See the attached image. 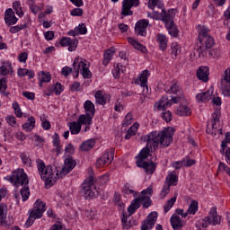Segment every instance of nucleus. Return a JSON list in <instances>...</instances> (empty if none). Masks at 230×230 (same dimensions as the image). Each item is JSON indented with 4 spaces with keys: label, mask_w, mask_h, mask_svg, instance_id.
<instances>
[{
    "label": "nucleus",
    "mask_w": 230,
    "mask_h": 230,
    "mask_svg": "<svg viewBox=\"0 0 230 230\" xmlns=\"http://www.w3.org/2000/svg\"><path fill=\"white\" fill-rule=\"evenodd\" d=\"M174 134L175 128H166L163 130H155L143 136L141 139L146 143V146L138 154L137 161L145 163V159L150 155V152H155L159 146L160 148H168V146H170L173 141Z\"/></svg>",
    "instance_id": "obj_1"
},
{
    "label": "nucleus",
    "mask_w": 230,
    "mask_h": 230,
    "mask_svg": "<svg viewBox=\"0 0 230 230\" xmlns=\"http://www.w3.org/2000/svg\"><path fill=\"white\" fill-rule=\"evenodd\" d=\"M4 180L9 181L15 188H21L22 186L20 193L23 202H26L30 199V180L24 170L18 169L13 171L12 175L4 177Z\"/></svg>",
    "instance_id": "obj_2"
},
{
    "label": "nucleus",
    "mask_w": 230,
    "mask_h": 230,
    "mask_svg": "<svg viewBox=\"0 0 230 230\" xmlns=\"http://www.w3.org/2000/svg\"><path fill=\"white\" fill-rule=\"evenodd\" d=\"M37 168L40 178L45 182V188L48 190L51 188L57 182V178L55 177V173H57V168L47 165L44 164V161L38 159L36 160Z\"/></svg>",
    "instance_id": "obj_3"
},
{
    "label": "nucleus",
    "mask_w": 230,
    "mask_h": 230,
    "mask_svg": "<svg viewBox=\"0 0 230 230\" xmlns=\"http://www.w3.org/2000/svg\"><path fill=\"white\" fill-rule=\"evenodd\" d=\"M94 186V177L89 176L84 180L81 186V193L84 197L85 200H91L100 195V190H96ZM93 188L94 190H93Z\"/></svg>",
    "instance_id": "obj_4"
},
{
    "label": "nucleus",
    "mask_w": 230,
    "mask_h": 230,
    "mask_svg": "<svg viewBox=\"0 0 230 230\" xmlns=\"http://www.w3.org/2000/svg\"><path fill=\"white\" fill-rule=\"evenodd\" d=\"M44 211H46V203L40 199H37L25 223V227H31L37 218H42Z\"/></svg>",
    "instance_id": "obj_5"
},
{
    "label": "nucleus",
    "mask_w": 230,
    "mask_h": 230,
    "mask_svg": "<svg viewBox=\"0 0 230 230\" xmlns=\"http://www.w3.org/2000/svg\"><path fill=\"white\" fill-rule=\"evenodd\" d=\"M74 75L75 78H78V75L82 74L84 78H91L93 74L89 67H87V60L82 58H75L73 63Z\"/></svg>",
    "instance_id": "obj_6"
},
{
    "label": "nucleus",
    "mask_w": 230,
    "mask_h": 230,
    "mask_svg": "<svg viewBox=\"0 0 230 230\" xmlns=\"http://www.w3.org/2000/svg\"><path fill=\"white\" fill-rule=\"evenodd\" d=\"M198 40L199 44L205 46L206 49H210L213 46H215V38L210 35L208 27L204 25H198Z\"/></svg>",
    "instance_id": "obj_7"
},
{
    "label": "nucleus",
    "mask_w": 230,
    "mask_h": 230,
    "mask_svg": "<svg viewBox=\"0 0 230 230\" xmlns=\"http://www.w3.org/2000/svg\"><path fill=\"white\" fill-rule=\"evenodd\" d=\"M218 226L220 225V217L217 213V208L213 207L208 217L202 219L201 226L202 227H208V226Z\"/></svg>",
    "instance_id": "obj_8"
},
{
    "label": "nucleus",
    "mask_w": 230,
    "mask_h": 230,
    "mask_svg": "<svg viewBox=\"0 0 230 230\" xmlns=\"http://www.w3.org/2000/svg\"><path fill=\"white\" fill-rule=\"evenodd\" d=\"M220 123V111L216 110L212 119V129L207 128V134H211V136H217L219 134L222 136V128L218 127L217 124Z\"/></svg>",
    "instance_id": "obj_9"
},
{
    "label": "nucleus",
    "mask_w": 230,
    "mask_h": 230,
    "mask_svg": "<svg viewBox=\"0 0 230 230\" xmlns=\"http://www.w3.org/2000/svg\"><path fill=\"white\" fill-rule=\"evenodd\" d=\"M133 6H139V0H123L121 15H134V12L131 11Z\"/></svg>",
    "instance_id": "obj_10"
},
{
    "label": "nucleus",
    "mask_w": 230,
    "mask_h": 230,
    "mask_svg": "<svg viewBox=\"0 0 230 230\" xmlns=\"http://www.w3.org/2000/svg\"><path fill=\"white\" fill-rule=\"evenodd\" d=\"M148 76H150V72H148V70H144L135 81L137 85H141L144 94L148 93Z\"/></svg>",
    "instance_id": "obj_11"
},
{
    "label": "nucleus",
    "mask_w": 230,
    "mask_h": 230,
    "mask_svg": "<svg viewBox=\"0 0 230 230\" xmlns=\"http://www.w3.org/2000/svg\"><path fill=\"white\" fill-rule=\"evenodd\" d=\"M221 91L224 96L230 98V68L225 71L224 78L221 80Z\"/></svg>",
    "instance_id": "obj_12"
},
{
    "label": "nucleus",
    "mask_w": 230,
    "mask_h": 230,
    "mask_svg": "<svg viewBox=\"0 0 230 230\" xmlns=\"http://www.w3.org/2000/svg\"><path fill=\"white\" fill-rule=\"evenodd\" d=\"M155 222H157V212H151L146 219L142 222L141 230L154 229Z\"/></svg>",
    "instance_id": "obj_13"
},
{
    "label": "nucleus",
    "mask_w": 230,
    "mask_h": 230,
    "mask_svg": "<svg viewBox=\"0 0 230 230\" xmlns=\"http://www.w3.org/2000/svg\"><path fill=\"white\" fill-rule=\"evenodd\" d=\"M114 161V149H111L102 155L101 158L97 160V166H103L105 164L109 165Z\"/></svg>",
    "instance_id": "obj_14"
},
{
    "label": "nucleus",
    "mask_w": 230,
    "mask_h": 230,
    "mask_svg": "<svg viewBox=\"0 0 230 230\" xmlns=\"http://www.w3.org/2000/svg\"><path fill=\"white\" fill-rule=\"evenodd\" d=\"M75 166H76V161H75L73 157L70 156L66 158L64 161V166L59 172L61 177L67 175V173H69V172H71Z\"/></svg>",
    "instance_id": "obj_15"
},
{
    "label": "nucleus",
    "mask_w": 230,
    "mask_h": 230,
    "mask_svg": "<svg viewBox=\"0 0 230 230\" xmlns=\"http://www.w3.org/2000/svg\"><path fill=\"white\" fill-rule=\"evenodd\" d=\"M148 20H139L135 25V33L140 37H146Z\"/></svg>",
    "instance_id": "obj_16"
},
{
    "label": "nucleus",
    "mask_w": 230,
    "mask_h": 230,
    "mask_svg": "<svg viewBox=\"0 0 230 230\" xmlns=\"http://www.w3.org/2000/svg\"><path fill=\"white\" fill-rule=\"evenodd\" d=\"M137 166L143 168L148 175H152L155 172L157 165L154 162L137 161Z\"/></svg>",
    "instance_id": "obj_17"
},
{
    "label": "nucleus",
    "mask_w": 230,
    "mask_h": 230,
    "mask_svg": "<svg viewBox=\"0 0 230 230\" xmlns=\"http://www.w3.org/2000/svg\"><path fill=\"white\" fill-rule=\"evenodd\" d=\"M161 21L164 22V24H168V22H173V17H175V9H169L166 12L165 9H162L160 13Z\"/></svg>",
    "instance_id": "obj_18"
},
{
    "label": "nucleus",
    "mask_w": 230,
    "mask_h": 230,
    "mask_svg": "<svg viewBox=\"0 0 230 230\" xmlns=\"http://www.w3.org/2000/svg\"><path fill=\"white\" fill-rule=\"evenodd\" d=\"M60 44L63 47L68 46V51H75V49L78 48V40L76 39L71 40V38L66 37L60 40Z\"/></svg>",
    "instance_id": "obj_19"
},
{
    "label": "nucleus",
    "mask_w": 230,
    "mask_h": 230,
    "mask_svg": "<svg viewBox=\"0 0 230 230\" xmlns=\"http://www.w3.org/2000/svg\"><path fill=\"white\" fill-rule=\"evenodd\" d=\"M196 76L199 80H201V82H208L209 80V67L199 66L197 70Z\"/></svg>",
    "instance_id": "obj_20"
},
{
    "label": "nucleus",
    "mask_w": 230,
    "mask_h": 230,
    "mask_svg": "<svg viewBox=\"0 0 230 230\" xmlns=\"http://www.w3.org/2000/svg\"><path fill=\"white\" fill-rule=\"evenodd\" d=\"M4 21H5V24H7V26H13V24H16V22H17V21H19V19H17V17H15V13H13V10H12V8H9V9L5 10Z\"/></svg>",
    "instance_id": "obj_21"
},
{
    "label": "nucleus",
    "mask_w": 230,
    "mask_h": 230,
    "mask_svg": "<svg viewBox=\"0 0 230 230\" xmlns=\"http://www.w3.org/2000/svg\"><path fill=\"white\" fill-rule=\"evenodd\" d=\"M155 107H156L158 111H166L168 107H172V102L168 100L167 95H164L159 102L155 103Z\"/></svg>",
    "instance_id": "obj_22"
},
{
    "label": "nucleus",
    "mask_w": 230,
    "mask_h": 230,
    "mask_svg": "<svg viewBox=\"0 0 230 230\" xmlns=\"http://www.w3.org/2000/svg\"><path fill=\"white\" fill-rule=\"evenodd\" d=\"M213 98V90H208L207 92H203L200 93H198L196 95V100L198 103H202L204 102H209Z\"/></svg>",
    "instance_id": "obj_23"
},
{
    "label": "nucleus",
    "mask_w": 230,
    "mask_h": 230,
    "mask_svg": "<svg viewBox=\"0 0 230 230\" xmlns=\"http://www.w3.org/2000/svg\"><path fill=\"white\" fill-rule=\"evenodd\" d=\"M170 220H171V226L173 230H182V227H184L182 219H181L179 216L172 215Z\"/></svg>",
    "instance_id": "obj_24"
},
{
    "label": "nucleus",
    "mask_w": 230,
    "mask_h": 230,
    "mask_svg": "<svg viewBox=\"0 0 230 230\" xmlns=\"http://www.w3.org/2000/svg\"><path fill=\"white\" fill-rule=\"evenodd\" d=\"M94 96L96 103H98L99 105H105V103H107V100H111V95H103V92L102 90L97 91Z\"/></svg>",
    "instance_id": "obj_25"
},
{
    "label": "nucleus",
    "mask_w": 230,
    "mask_h": 230,
    "mask_svg": "<svg viewBox=\"0 0 230 230\" xmlns=\"http://www.w3.org/2000/svg\"><path fill=\"white\" fill-rule=\"evenodd\" d=\"M116 49L114 47H111L104 52V59L102 61L103 66H109V63L111 62V60H112V57H114Z\"/></svg>",
    "instance_id": "obj_26"
},
{
    "label": "nucleus",
    "mask_w": 230,
    "mask_h": 230,
    "mask_svg": "<svg viewBox=\"0 0 230 230\" xmlns=\"http://www.w3.org/2000/svg\"><path fill=\"white\" fill-rule=\"evenodd\" d=\"M84 109L87 116L94 117L96 109L94 108V103H93V102H91L89 100L85 101V102L84 104Z\"/></svg>",
    "instance_id": "obj_27"
},
{
    "label": "nucleus",
    "mask_w": 230,
    "mask_h": 230,
    "mask_svg": "<svg viewBox=\"0 0 230 230\" xmlns=\"http://www.w3.org/2000/svg\"><path fill=\"white\" fill-rule=\"evenodd\" d=\"M141 208V199L136 198L133 202L130 204V206L128 208V213H129V217L131 215H134L135 211H137Z\"/></svg>",
    "instance_id": "obj_28"
},
{
    "label": "nucleus",
    "mask_w": 230,
    "mask_h": 230,
    "mask_svg": "<svg viewBox=\"0 0 230 230\" xmlns=\"http://www.w3.org/2000/svg\"><path fill=\"white\" fill-rule=\"evenodd\" d=\"M156 39L161 51H165V49L168 48V38H166L164 34H158Z\"/></svg>",
    "instance_id": "obj_29"
},
{
    "label": "nucleus",
    "mask_w": 230,
    "mask_h": 230,
    "mask_svg": "<svg viewBox=\"0 0 230 230\" xmlns=\"http://www.w3.org/2000/svg\"><path fill=\"white\" fill-rule=\"evenodd\" d=\"M93 117L92 115L83 114L80 115L77 123L82 127V125H92L93 124Z\"/></svg>",
    "instance_id": "obj_30"
},
{
    "label": "nucleus",
    "mask_w": 230,
    "mask_h": 230,
    "mask_svg": "<svg viewBox=\"0 0 230 230\" xmlns=\"http://www.w3.org/2000/svg\"><path fill=\"white\" fill-rule=\"evenodd\" d=\"M165 28L167 29V31L171 37H177L179 35V29H177V26H175L174 22H170L165 24Z\"/></svg>",
    "instance_id": "obj_31"
},
{
    "label": "nucleus",
    "mask_w": 230,
    "mask_h": 230,
    "mask_svg": "<svg viewBox=\"0 0 230 230\" xmlns=\"http://www.w3.org/2000/svg\"><path fill=\"white\" fill-rule=\"evenodd\" d=\"M128 42L131 44L135 49H138V51H141L142 53H146V47L143 46V44L133 38H128Z\"/></svg>",
    "instance_id": "obj_32"
},
{
    "label": "nucleus",
    "mask_w": 230,
    "mask_h": 230,
    "mask_svg": "<svg viewBox=\"0 0 230 230\" xmlns=\"http://www.w3.org/2000/svg\"><path fill=\"white\" fill-rule=\"evenodd\" d=\"M35 128V118L31 116L28 118L27 121L22 125L23 130L26 132H31Z\"/></svg>",
    "instance_id": "obj_33"
},
{
    "label": "nucleus",
    "mask_w": 230,
    "mask_h": 230,
    "mask_svg": "<svg viewBox=\"0 0 230 230\" xmlns=\"http://www.w3.org/2000/svg\"><path fill=\"white\" fill-rule=\"evenodd\" d=\"M96 145V141L94 139H89L82 143L80 148L83 152H89V150L93 149Z\"/></svg>",
    "instance_id": "obj_34"
},
{
    "label": "nucleus",
    "mask_w": 230,
    "mask_h": 230,
    "mask_svg": "<svg viewBox=\"0 0 230 230\" xmlns=\"http://www.w3.org/2000/svg\"><path fill=\"white\" fill-rule=\"evenodd\" d=\"M177 116H191V110L186 105H180L176 111Z\"/></svg>",
    "instance_id": "obj_35"
},
{
    "label": "nucleus",
    "mask_w": 230,
    "mask_h": 230,
    "mask_svg": "<svg viewBox=\"0 0 230 230\" xmlns=\"http://www.w3.org/2000/svg\"><path fill=\"white\" fill-rule=\"evenodd\" d=\"M165 184H170V186H177V182H179V178L175 175V173L171 172L165 178Z\"/></svg>",
    "instance_id": "obj_36"
},
{
    "label": "nucleus",
    "mask_w": 230,
    "mask_h": 230,
    "mask_svg": "<svg viewBox=\"0 0 230 230\" xmlns=\"http://www.w3.org/2000/svg\"><path fill=\"white\" fill-rule=\"evenodd\" d=\"M164 91L169 94H177V93H181V87L179 86V84L173 83L169 88L166 87Z\"/></svg>",
    "instance_id": "obj_37"
},
{
    "label": "nucleus",
    "mask_w": 230,
    "mask_h": 230,
    "mask_svg": "<svg viewBox=\"0 0 230 230\" xmlns=\"http://www.w3.org/2000/svg\"><path fill=\"white\" fill-rule=\"evenodd\" d=\"M137 128H139L138 123H135L133 126H131L127 131L125 139H129L132 136H136V133L137 132Z\"/></svg>",
    "instance_id": "obj_38"
},
{
    "label": "nucleus",
    "mask_w": 230,
    "mask_h": 230,
    "mask_svg": "<svg viewBox=\"0 0 230 230\" xmlns=\"http://www.w3.org/2000/svg\"><path fill=\"white\" fill-rule=\"evenodd\" d=\"M69 130L73 135L80 134V130H82V126L76 121L71 122L69 126Z\"/></svg>",
    "instance_id": "obj_39"
},
{
    "label": "nucleus",
    "mask_w": 230,
    "mask_h": 230,
    "mask_svg": "<svg viewBox=\"0 0 230 230\" xmlns=\"http://www.w3.org/2000/svg\"><path fill=\"white\" fill-rule=\"evenodd\" d=\"M137 199H140L143 208L148 209L152 206V199L148 196H139Z\"/></svg>",
    "instance_id": "obj_40"
},
{
    "label": "nucleus",
    "mask_w": 230,
    "mask_h": 230,
    "mask_svg": "<svg viewBox=\"0 0 230 230\" xmlns=\"http://www.w3.org/2000/svg\"><path fill=\"white\" fill-rule=\"evenodd\" d=\"M177 201V196H173L172 198H171L167 203L164 206V213H168L171 209V208H173V205L175 204V202Z\"/></svg>",
    "instance_id": "obj_41"
},
{
    "label": "nucleus",
    "mask_w": 230,
    "mask_h": 230,
    "mask_svg": "<svg viewBox=\"0 0 230 230\" xmlns=\"http://www.w3.org/2000/svg\"><path fill=\"white\" fill-rule=\"evenodd\" d=\"M221 147L222 149L220 150V153L222 154V155H225L226 159L230 161V147L227 146V144L226 143V141L222 142Z\"/></svg>",
    "instance_id": "obj_42"
},
{
    "label": "nucleus",
    "mask_w": 230,
    "mask_h": 230,
    "mask_svg": "<svg viewBox=\"0 0 230 230\" xmlns=\"http://www.w3.org/2000/svg\"><path fill=\"white\" fill-rule=\"evenodd\" d=\"M197 211H199V202L192 200L188 210H187V213L189 215H195V213H197Z\"/></svg>",
    "instance_id": "obj_43"
},
{
    "label": "nucleus",
    "mask_w": 230,
    "mask_h": 230,
    "mask_svg": "<svg viewBox=\"0 0 230 230\" xmlns=\"http://www.w3.org/2000/svg\"><path fill=\"white\" fill-rule=\"evenodd\" d=\"M39 80H41V82H51V74L49 72H44L41 71L40 74H39Z\"/></svg>",
    "instance_id": "obj_44"
},
{
    "label": "nucleus",
    "mask_w": 230,
    "mask_h": 230,
    "mask_svg": "<svg viewBox=\"0 0 230 230\" xmlns=\"http://www.w3.org/2000/svg\"><path fill=\"white\" fill-rule=\"evenodd\" d=\"M208 50V49H206L205 45H202V44L197 45L196 51L199 54V58H202L206 57Z\"/></svg>",
    "instance_id": "obj_45"
},
{
    "label": "nucleus",
    "mask_w": 230,
    "mask_h": 230,
    "mask_svg": "<svg viewBox=\"0 0 230 230\" xmlns=\"http://www.w3.org/2000/svg\"><path fill=\"white\" fill-rule=\"evenodd\" d=\"M20 158L25 166H31V158L26 153H22Z\"/></svg>",
    "instance_id": "obj_46"
},
{
    "label": "nucleus",
    "mask_w": 230,
    "mask_h": 230,
    "mask_svg": "<svg viewBox=\"0 0 230 230\" xmlns=\"http://www.w3.org/2000/svg\"><path fill=\"white\" fill-rule=\"evenodd\" d=\"M162 119L166 122L170 123L172 119H173V116L172 115V111L164 110L162 112Z\"/></svg>",
    "instance_id": "obj_47"
},
{
    "label": "nucleus",
    "mask_w": 230,
    "mask_h": 230,
    "mask_svg": "<svg viewBox=\"0 0 230 230\" xmlns=\"http://www.w3.org/2000/svg\"><path fill=\"white\" fill-rule=\"evenodd\" d=\"M13 8L15 10L16 14H18L20 17H22L24 15V13L22 12V7L21 6V2H14L13 4Z\"/></svg>",
    "instance_id": "obj_48"
},
{
    "label": "nucleus",
    "mask_w": 230,
    "mask_h": 230,
    "mask_svg": "<svg viewBox=\"0 0 230 230\" xmlns=\"http://www.w3.org/2000/svg\"><path fill=\"white\" fill-rule=\"evenodd\" d=\"M171 49H172V55L175 58L181 53V46L177 43H172L171 45Z\"/></svg>",
    "instance_id": "obj_49"
},
{
    "label": "nucleus",
    "mask_w": 230,
    "mask_h": 230,
    "mask_svg": "<svg viewBox=\"0 0 230 230\" xmlns=\"http://www.w3.org/2000/svg\"><path fill=\"white\" fill-rule=\"evenodd\" d=\"M170 188H171L170 184L164 182L162 191L160 193L161 199H164V197H166V195L170 193Z\"/></svg>",
    "instance_id": "obj_50"
},
{
    "label": "nucleus",
    "mask_w": 230,
    "mask_h": 230,
    "mask_svg": "<svg viewBox=\"0 0 230 230\" xmlns=\"http://www.w3.org/2000/svg\"><path fill=\"white\" fill-rule=\"evenodd\" d=\"M13 109L14 110V114L17 118H22V111H21V106H19L17 102L13 103Z\"/></svg>",
    "instance_id": "obj_51"
},
{
    "label": "nucleus",
    "mask_w": 230,
    "mask_h": 230,
    "mask_svg": "<svg viewBox=\"0 0 230 230\" xmlns=\"http://www.w3.org/2000/svg\"><path fill=\"white\" fill-rule=\"evenodd\" d=\"M26 26H27L26 23L13 26L10 28L9 31H10V33H19V31H21V30H24V28H26Z\"/></svg>",
    "instance_id": "obj_52"
},
{
    "label": "nucleus",
    "mask_w": 230,
    "mask_h": 230,
    "mask_svg": "<svg viewBox=\"0 0 230 230\" xmlns=\"http://www.w3.org/2000/svg\"><path fill=\"white\" fill-rule=\"evenodd\" d=\"M70 14L73 17H82L84 15V9L82 8H75L71 11Z\"/></svg>",
    "instance_id": "obj_53"
},
{
    "label": "nucleus",
    "mask_w": 230,
    "mask_h": 230,
    "mask_svg": "<svg viewBox=\"0 0 230 230\" xmlns=\"http://www.w3.org/2000/svg\"><path fill=\"white\" fill-rule=\"evenodd\" d=\"M208 57H210L211 58H219L220 50L218 49H213L208 50Z\"/></svg>",
    "instance_id": "obj_54"
},
{
    "label": "nucleus",
    "mask_w": 230,
    "mask_h": 230,
    "mask_svg": "<svg viewBox=\"0 0 230 230\" xmlns=\"http://www.w3.org/2000/svg\"><path fill=\"white\" fill-rule=\"evenodd\" d=\"M109 178H110L109 173H105L102 176L99 177V180H98L99 184H101L102 186L107 184L109 182Z\"/></svg>",
    "instance_id": "obj_55"
},
{
    "label": "nucleus",
    "mask_w": 230,
    "mask_h": 230,
    "mask_svg": "<svg viewBox=\"0 0 230 230\" xmlns=\"http://www.w3.org/2000/svg\"><path fill=\"white\" fill-rule=\"evenodd\" d=\"M76 28H77V33H79V35L87 34V27H85V23H81Z\"/></svg>",
    "instance_id": "obj_56"
},
{
    "label": "nucleus",
    "mask_w": 230,
    "mask_h": 230,
    "mask_svg": "<svg viewBox=\"0 0 230 230\" xmlns=\"http://www.w3.org/2000/svg\"><path fill=\"white\" fill-rule=\"evenodd\" d=\"M28 1H29V5L32 13H35V14L39 13V11L40 9L37 5H35V1L33 0H28Z\"/></svg>",
    "instance_id": "obj_57"
},
{
    "label": "nucleus",
    "mask_w": 230,
    "mask_h": 230,
    "mask_svg": "<svg viewBox=\"0 0 230 230\" xmlns=\"http://www.w3.org/2000/svg\"><path fill=\"white\" fill-rule=\"evenodd\" d=\"M122 191L125 195H130L131 194V195H134V197H136V195L137 194V192H136L134 190L128 188V184H126L124 186V189H123Z\"/></svg>",
    "instance_id": "obj_58"
},
{
    "label": "nucleus",
    "mask_w": 230,
    "mask_h": 230,
    "mask_svg": "<svg viewBox=\"0 0 230 230\" xmlns=\"http://www.w3.org/2000/svg\"><path fill=\"white\" fill-rule=\"evenodd\" d=\"M132 113H128L125 117V120L122 123V127H128L132 123Z\"/></svg>",
    "instance_id": "obj_59"
},
{
    "label": "nucleus",
    "mask_w": 230,
    "mask_h": 230,
    "mask_svg": "<svg viewBox=\"0 0 230 230\" xmlns=\"http://www.w3.org/2000/svg\"><path fill=\"white\" fill-rule=\"evenodd\" d=\"M221 170H224V172H226V173H229V172H230V168L228 166H226V164L222 162L219 163V166L217 168V173H220Z\"/></svg>",
    "instance_id": "obj_60"
},
{
    "label": "nucleus",
    "mask_w": 230,
    "mask_h": 230,
    "mask_svg": "<svg viewBox=\"0 0 230 230\" xmlns=\"http://www.w3.org/2000/svg\"><path fill=\"white\" fill-rule=\"evenodd\" d=\"M54 93L57 95L62 94V91H64V88H62V84L56 83L55 87H53Z\"/></svg>",
    "instance_id": "obj_61"
},
{
    "label": "nucleus",
    "mask_w": 230,
    "mask_h": 230,
    "mask_svg": "<svg viewBox=\"0 0 230 230\" xmlns=\"http://www.w3.org/2000/svg\"><path fill=\"white\" fill-rule=\"evenodd\" d=\"M184 163H185V158H183L181 161H177L172 163V166L173 168H175V170H181V168L184 166Z\"/></svg>",
    "instance_id": "obj_62"
},
{
    "label": "nucleus",
    "mask_w": 230,
    "mask_h": 230,
    "mask_svg": "<svg viewBox=\"0 0 230 230\" xmlns=\"http://www.w3.org/2000/svg\"><path fill=\"white\" fill-rule=\"evenodd\" d=\"M6 122L8 123V125H10L11 127H15L16 125V121H15V117L14 116H7L5 118Z\"/></svg>",
    "instance_id": "obj_63"
},
{
    "label": "nucleus",
    "mask_w": 230,
    "mask_h": 230,
    "mask_svg": "<svg viewBox=\"0 0 230 230\" xmlns=\"http://www.w3.org/2000/svg\"><path fill=\"white\" fill-rule=\"evenodd\" d=\"M44 35L46 40H53V39H55V32L53 31H48Z\"/></svg>",
    "instance_id": "obj_64"
}]
</instances>
